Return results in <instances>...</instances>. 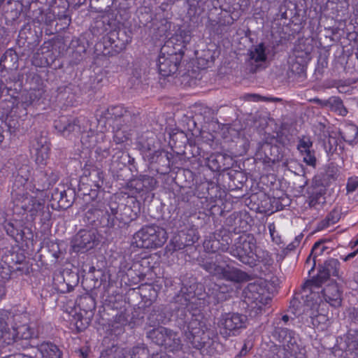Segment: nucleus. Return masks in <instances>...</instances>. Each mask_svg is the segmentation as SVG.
<instances>
[{
	"instance_id": "obj_1",
	"label": "nucleus",
	"mask_w": 358,
	"mask_h": 358,
	"mask_svg": "<svg viewBox=\"0 0 358 358\" xmlns=\"http://www.w3.org/2000/svg\"><path fill=\"white\" fill-rule=\"evenodd\" d=\"M174 299L178 323L185 331L186 339L193 348L200 350L202 353L214 355L219 343L211 338L212 333L210 331H205V326L200 321L199 316L190 310L198 299L194 286L182 287Z\"/></svg>"
},
{
	"instance_id": "obj_2",
	"label": "nucleus",
	"mask_w": 358,
	"mask_h": 358,
	"mask_svg": "<svg viewBox=\"0 0 358 358\" xmlns=\"http://www.w3.org/2000/svg\"><path fill=\"white\" fill-rule=\"evenodd\" d=\"M138 120V115L126 110L122 106L108 107L98 119L99 124H108L113 128V142L117 145L112 148L110 169L113 172H118L134 162V159L124 151V143L130 138L131 131Z\"/></svg>"
},
{
	"instance_id": "obj_3",
	"label": "nucleus",
	"mask_w": 358,
	"mask_h": 358,
	"mask_svg": "<svg viewBox=\"0 0 358 358\" xmlns=\"http://www.w3.org/2000/svg\"><path fill=\"white\" fill-rule=\"evenodd\" d=\"M12 199L13 201V210L18 214H27L30 218L28 220L34 221L37 216H43L44 220H48L50 217L48 208L45 211V202L43 199L29 196L24 189H13Z\"/></svg>"
},
{
	"instance_id": "obj_4",
	"label": "nucleus",
	"mask_w": 358,
	"mask_h": 358,
	"mask_svg": "<svg viewBox=\"0 0 358 358\" xmlns=\"http://www.w3.org/2000/svg\"><path fill=\"white\" fill-rule=\"evenodd\" d=\"M313 288V291L305 288L304 293L301 294V297H299V301H303L301 303L299 304L298 308L296 306L293 308L291 305L289 311H292L294 315L299 316L301 315L302 319L304 318V316L308 317L310 321L306 319V322L314 327H318L320 324H325L328 319L326 315L317 313L321 299L319 292L315 290V288L317 289V287Z\"/></svg>"
},
{
	"instance_id": "obj_5",
	"label": "nucleus",
	"mask_w": 358,
	"mask_h": 358,
	"mask_svg": "<svg viewBox=\"0 0 358 358\" xmlns=\"http://www.w3.org/2000/svg\"><path fill=\"white\" fill-rule=\"evenodd\" d=\"M257 239L252 234H243L229 246L228 252L242 264L250 268L255 266Z\"/></svg>"
},
{
	"instance_id": "obj_6",
	"label": "nucleus",
	"mask_w": 358,
	"mask_h": 358,
	"mask_svg": "<svg viewBox=\"0 0 358 358\" xmlns=\"http://www.w3.org/2000/svg\"><path fill=\"white\" fill-rule=\"evenodd\" d=\"M321 284L322 283L320 282H317V280L306 281L301 286V291L295 293L294 298L290 301V305H292L293 308L296 306L298 308L299 304L301 303V301H299V297H301V294L304 293L305 288L313 291V287H317V289L315 288V290L318 291L320 293L321 302L324 300L331 306L339 307L342 301V292L340 290L338 284L336 282H331L326 285L324 288L321 287Z\"/></svg>"
},
{
	"instance_id": "obj_7",
	"label": "nucleus",
	"mask_w": 358,
	"mask_h": 358,
	"mask_svg": "<svg viewBox=\"0 0 358 358\" xmlns=\"http://www.w3.org/2000/svg\"><path fill=\"white\" fill-rule=\"evenodd\" d=\"M168 234L166 230L157 225L143 227L134 235V244L141 248H157L166 241Z\"/></svg>"
},
{
	"instance_id": "obj_8",
	"label": "nucleus",
	"mask_w": 358,
	"mask_h": 358,
	"mask_svg": "<svg viewBox=\"0 0 358 358\" xmlns=\"http://www.w3.org/2000/svg\"><path fill=\"white\" fill-rule=\"evenodd\" d=\"M54 127L60 135L66 138L76 136L88 131H92L90 120L83 116L79 117L60 116L55 120Z\"/></svg>"
},
{
	"instance_id": "obj_9",
	"label": "nucleus",
	"mask_w": 358,
	"mask_h": 358,
	"mask_svg": "<svg viewBox=\"0 0 358 358\" xmlns=\"http://www.w3.org/2000/svg\"><path fill=\"white\" fill-rule=\"evenodd\" d=\"M30 266L22 253H12L6 259L0 261V277L3 280H10L14 275L29 274Z\"/></svg>"
},
{
	"instance_id": "obj_10",
	"label": "nucleus",
	"mask_w": 358,
	"mask_h": 358,
	"mask_svg": "<svg viewBox=\"0 0 358 358\" xmlns=\"http://www.w3.org/2000/svg\"><path fill=\"white\" fill-rule=\"evenodd\" d=\"M248 317L238 313H227L221 315L218 327L220 334L224 337L236 336L247 327Z\"/></svg>"
},
{
	"instance_id": "obj_11",
	"label": "nucleus",
	"mask_w": 358,
	"mask_h": 358,
	"mask_svg": "<svg viewBox=\"0 0 358 358\" xmlns=\"http://www.w3.org/2000/svg\"><path fill=\"white\" fill-rule=\"evenodd\" d=\"M110 208L112 212L121 210L120 220L128 224L134 220L140 211L138 201L132 196H113L110 198Z\"/></svg>"
},
{
	"instance_id": "obj_12",
	"label": "nucleus",
	"mask_w": 358,
	"mask_h": 358,
	"mask_svg": "<svg viewBox=\"0 0 358 358\" xmlns=\"http://www.w3.org/2000/svg\"><path fill=\"white\" fill-rule=\"evenodd\" d=\"M187 217L185 216L176 222V227L180 229L178 234L171 239V245L174 251L180 250L187 246L192 245L199 239L196 229L187 225Z\"/></svg>"
},
{
	"instance_id": "obj_13",
	"label": "nucleus",
	"mask_w": 358,
	"mask_h": 358,
	"mask_svg": "<svg viewBox=\"0 0 358 358\" xmlns=\"http://www.w3.org/2000/svg\"><path fill=\"white\" fill-rule=\"evenodd\" d=\"M129 42V37L124 30H112L102 38V52L104 55H115L124 50Z\"/></svg>"
},
{
	"instance_id": "obj_14",
	"label": "nucleus",
	"mask_w": 358,
	"mask_h": 358,
	"mask_svg": "<svg viewBox=\"0 0 358 358\" xmlns=\"http://www.w3.org/2000/svg\"><path fill=\"white\" fill-rule=\"evenodd\" d=\"M100 235L96 229H80L74 236L71 243L74 252H85L99 245Z\"/></svg>"
},
{
	"instance_id": "obj_15",
	"label": "nucleus",
	"mask_w": 358,
	"mask_h": 358,
	"mask_svg": "<svg viewBox=\"0 0 358 358\" xmlns=\"http://www.w3.org/2000/svg\"><path fill=\"white\" fill-rule=\"evenodd\" d=\"M332 350L335 356H342L344 352L348 356L356 352L358 350V332L350 329L343 336L336 339Z\"/></svg>"
},
{
	"instance_id": "obj_16",
	"label": "nucleus",
	"mask_w": 358,
	"mask_h": 358,
	"mask_svg": "<svg viewBox=\"0 0 358 358\" xmlns=\"http://www.w3.org/2000/svg\"><path fill=\"white\" fill-rule=\"evenodd\" d=\"M272 336L286 348L287 350L296 352L298 350V337L296 333L287 328L280 326V322H274Z\"/></svg>"
},
{
	"instance_id": "obj_17",
	"label": "nucleus",
	"mask_w": 358,
	"mask_h": 358,
	"mask_svg": "<svg viewBox=\"0 0 358 358\" xmlns=\"http://www.w3.org/2000/svg\"><path fill=\"white\" fill-rule=\"evenodd\" d=\"M180 63V59L176 54L166 55L162 50L157 61L159 73L163 77L170 76L177 72Z\"/></svg>"
},
{
	"instance_id": "obj_18",
	"label": "nucleus",
	"mask_w": 358,
	"mask_h": 358,
	"mask_svg": "<svg viewBox=\"0 0 358 358\" xmlns=\"http://www.w3.org/2000/svg\"><path fill=\"white\" fill-rule=\"evenodd\" d=\"M176 336L172 330L164 327H153L146 332L147 338L158 345H171Z\"/></svg>"
},
{
	"instance_id": "obj_19",
	"label": "nucleus",
	"mask_w": 358,
	"mask_h": 358,
	"mask_svg": "<svg viewBox=\"0 0 358 358\" xmlns=\"http://www.w3.org/2000/svg\"><path fill=\"white\" fill-rule=\"evenodd\" d=\"M84 222L92 227V229L98 227H106L109 224L108 218L106 217V208L103 209L92 207L85 213Z\"/></svg>"
},
{
	"instance_id": "obj_20",
	"label": "nucleus",
	"mask_w": 358,
	"mask_h": 358,
	"mask_svg": "<svg viewBox=\"0 0 358 358\" xmlns=\"http://www.w3.org/2000/svg\"><path fill=\"white\" fill-rule=\"evenodd\" d=\"M205 163L213 172L224 171L229 169L233 164V159L227 154L213 153L206 157Z\"/></svg>"
},
{
	"instance_id": "obj_21",
	"label": "nucleus",
	"mask_w": 358,
	"mask_h": 358,
	"mask_svg": "<svg viewBox=\"0 0 358 358\" xmlns=\"http://www.w3.org/2000/svg\"><path fill=\"white\" fill-rule=\"evenodd\" d=\"M11 336L13 338V343L17 345H22L24 348L34 346V331L29 326L24 324L18 327L11 331Z\"/></svg>"
},
{
	"instance_id": "obj_22",
	"label": "nucleus",
	"mask_w": 358,
	"mask_h": 358,
	"mask_svg": "<svg viewBox=\"0 0 358 358\" xmlns=\"http://www.w3.org/2000/svg\"><path fill=\"white\" fill-rule=\"evenodd\" d=\"M340 262L338 259L331 258L324 262V265L320 268L317 277L312 280H317L322 283L331 275L338 276Z\"/></svg>"
},
{
	"instance_id": "obj_23",
	"label": "nucleus",
	"mask_w": 358,
	"mask_h": 358,
	"mask_svg": "<svg viewBox=\"0 0 358 358\" xmlns=\"http://www.w3.org/2000/svg\"><path fill=\"white\" fill-rule=\"evenodd\" d=\"M220 279L234 283H241L250 280L251 276L238 268L227 265L223 268Z\"/></svg>"
},
{
	"instance_id": "obj_24",
	"label": "nucleus",
	"mask_w": 358,
	"mask_h": 358,
	"mask_svg": "<svg viewBox=\"0 0 358 358\" xmlns=\"http://www.w3.org/2000/svg\"><path fill=\"white\" fill-rule=\"evenodd\" d=\"M55 280L57 289L62 293H66L72 291L77 285L78 276L76 273L66 271L62 275H57Z\"/></svg>"
},
{
	"instance_id": "obj_25",
	"label": "nucleus",
	"mask_w": 358,
	"mask_h": 358,
	"mask_svg": "<svg viewBox=\"0 0 358 358\" xmlns=\"http://www.w3.org/2000/svg\"><path fill=\"white\" fill-rule=\"evenodd\" d=\"M45 90L43 87L37 89H31L25 95L22 96V101L18 103L17 106L22 107L26 110L27 107L32 104H40L43 103V96L45 95Z\"/></svg>"
},
{
	"instance_id": "obj_26",
	"label": "nucleus",
	"mask_w": 358,
	"mask_h": 358,
	"mask_svg": "<svg viewBox=\"0 0 358 358\" xmlns=\"http://www.w3.org/2000/svg\"><path fill=\"white\" fill-rule=\"evenodd\" d=\"M313 101L320 106L330 108L331 110L338 113L340 115L345 116L348 114V110L339 97L332 96L327 100L315 98Z\"/></svg>"
},
{
	"instance_id": "obj_27",
	"label": "nucleus",
	"mask_w": 358,
	"mask_h": 358,
	"mask_svg": "<svg viewBox=\"0 0 358 358\" xmlns=\"http://www.w3.org/2000/svg\"><path fill=\"white\" fill-rule=\"evenodd\" d=\"M264 289L257 283H249L244 290L245 298L256 305L264 303Z\"/></svg>"
},
{
	"instance_id": "obj_28",
	"label": "nucleus",
	"mask_w": 358,
	"mask_h": 358,
	"mask_svg": "<svg viewBox=\"0 0 358 358\" xmlns=\"http://www.w3.org/2000/svg\"><path fill=\"white\" fill-rule=\"evenodd\" d=\"M3 229L8 236L12 238L17 243L25 241V232L23 227L18 222H5Z\"/></svg>"
},
{
	"instance_id": "obj_29",
	"label": "nucleus",
	"mask_w": 358,
	"mask_h": 358,
	"mask_svg": "<svg viewBox=\"0 0 358 358\" xmlns=\"http://www.w3.org/2000/svg\"><path fill=\"white\" fill-rule=\"evenodd\" d=\"M85 176L87 177V180L91 182L90 186L96 189H92V194L96 196L98 189L102 187L103 185V173L100 169L92 168L90 170L85 171Z\"/></svg>"
},
{
	"instance_id": "obj_30",
	"label": "nucleus",
	"mask_w": 358,
	"mask_h": 358,
	"mask_svg": "<svg viewBox=\"0 0 358 358\" xmlns=\"http://www.w3.org/2000/svg\"><path fill=\"white\" fill-rule=\"evenodd\" d=\"M226 243H221L220 240L215 235H210L203 241V248L208 252L215 253L218 251L228 252L229 243L227 240H225Z\"/></svg>"
},
{
	"instance_id": "obj_31",
	"label": "nucleus",
	"mask_w": 358,
	"mask_h": 358,
	"mask_svg": "<svg viewBox=\"0 0 358 358\" xmlns=\"http://www.w3.org/2000/svg\"><path fill=\"white\" fill-rule=\"evenodd\" d=\"M338 133L343 141L350 145L358 142V127L352 123H345L339 129Z\"/></svg>"
},
{
	"instance_id": "obj_32",
	"label": "nucleus",
	"mask_w": 358,
	"mask_h": 358,
	"mask_svg": "<svg viewBox=\"0 0 358 358\" xmlns=\"http://www.w3.org/2000/svg\"><path fill=\"white\" fill-rule=\"evenodd\" d=\"M147 324L152 327H160L168 320L162 306H153L147 318Z\"/></svg>"
},
{
	"instance_id": "obj_33",
	"label": "nucleus",
	"mask_w": 358,
	"mask_h": 358,
	"mask_svg": "<svg viewBox=\"0 0 358 358\" xmlns=\"http://www.w3.org/2000/svg\"><path fill=\"white\" fill-rule=\"evenodd\" d=\"M36 346L43 358H62V352L51 342H43Z\"/></svg>"
},
{
	"instance_id": "obj_34",
	"label": "nucleus",
	"mask_w": 358,
	"mask_h": 358,
	"mask_svg": "<svg viewBox=\"0 0 358 358\" xmlns=\"http://www.w3.org/2000/svg\"><path fill=\"white\" fill-rule=\"evenodd\" d=\"M147 157L150 164H157L166 169L169 167V153L164 150H157L154 152L149 151Z\"/></svg>"
},
{
	"instance_id": "obj_35",
	"label": "nucleus",
	"mask_w": 358,
	"mask_h": 358,
	"mask_svg": "<svg viewBox=\"0 0 358 358\" xmlns=\"http://www.w3.org/2000/svg\"><path fill=\"white\" fill-rule=\"evenodd\" d=\"M225 262L224 257L220 254H217L215 255V262L213 261H206L203 262L201 264V267L208 272L210 274H212L215 276H217L220 278L222 272L223 271L224 266H222L217 264V262Z\"/></svg>"
},
{
	"instance_id": "obj_36",
	"label": "nucleus",
	"mask_w": 358,
	"mask_h": 358,
	"mask_svg": "<svg viewBox=\"0 0 358 358\" xmlns=\"http://www.w3.org/2000/svg\"><path fill=\"white\" fill-rule=\"evenodd\" d=\"M74 194L75 193L72 189L57 191L52 194V199L57 201L60 208L66 209L71 206Z\"/></svg>"
},
{
	"instance_id": "obj_37",
	"label": "nucleus",
	"mask_w": 358,
	"mask_h": 358,
	"mask_svg": "<svg viewBox=\"0 0 358 358\" xmlns=\"http://www.w3.org/2000/svg\"><path fill=\"white\" fill-rule=\"evenodd\" d=\"M135 188L138 192H149L155 189L157 185V180L152 176L148 175H141L134 181Z\"/></svg>"
},
{
	"instance_id": "obj_38",
	"label": "nucleus",
	"mask_w": 358,
	"mask_h": 358,
	"mask_svg": "<svg viewBox=\"0 0 358 358\" xmlns=\"http://www.w3.org/2000/svg\"><path fill=\"white\" fill-rule=\"evenodd\" d=\"M106 217L108 218L109 224H108V229H120L125 227L127 222H122L120 220V214L122 213L121 210L117 209V212H112L110 208V199L105 206Z\"/></svg>"
},
{
	"instance_id": "obj_39",
	"label": "nucleus",
	"mask_w": 358,
	"mask_h": 358,
	"mask_svg": "<svg viewBox=\"0 0 358 358\" xmlns=\"http://www.w3.org/2000/svg\"><path fill=\"white\" fill-rule=\"evenodd\" d=\"M13 338L6 320L0 315V348L12 344Z\"/></svg>"
},
{
	"instance_id": "obj_40",
	"label": "nucleus",
	"mask_w": 358,
	"mask_h": 358,
	"mask_svg": "<svg viewBox=\"0 0 358 358\" xmlns=\"http://www.w3.org/2000/svg\"><path fill=\"white\" fill-rule=\"evenodd\" d=\"M54 22V14L50 12H43L37 9L33 12V22L41 24L51 25Z\"/></svg>"
},
{
	"instance_id": "obj_41",
	"label": "nucleus",
	"mask_w": 358,
	"mask_h": 358,
	"mask_svg": "<svg viewBox=\"0 0 358 358\" xmlns=\"http://www.w3.org/2000/svg\"><path fill=\"white\" fill-rule=\"evenodd\" d=\"M311 48L308 47L303 49V45L299 44L295 47L294 50V55L292 59L297 62L308 64V62L311 59Z\"/></svg>"
},
{
	"instance_id": "obj_42",
	"label": "nucleus",
	"mask_w": 358,
	"mask_h": 358,
	"mask_svg": "<svg viewBox=\"0 0 358 358\" xmlns=\"http://www.w3.org/2000/svg\"><path fill=\"white\" fill-rule=\"evenodd\" d=\"M249 57L251 60L255 62H265L267 59L266 53V47L264 43L253 46L249 52Z\"/></svg>"
},
{
	"instance_id": "obj_43",
	"label": "nucleus",
	"mask_w": 358,
	"mask_h": 358,
	"mask_svg": "<svg viewBox=\"0 0 358 358\" xmlns=\"http://www.w3.org/2000/svg\"><path fill=\"white\" fill-rule=\"evenodd\" d=\"M324 242V241L320 240L313 245L310 254L306 261V266H309L310 264L311 257H313V264L311 269L309 271V273H310L311 271L313 270L314 266H315L316 257L320 255H322L324 250L327 249V247L323 245Z\"/></svg>"
},
{
	"instance_id": "obj_44",
	"label": "nucleus",
	"mask_w": 358,
	"mask_h": 358,
	"mask_svg": "<svg viewBox=\"0 0 358 358\" xmlns=\"http://www.w3.org/2000/svg\"><path fill=\"white\" fill-rule=\"evenodd\" d=\"M38 177V187L36 188L38 191H43L45 189H49L50 187L55 183L57 180V175L53 173H51V176L48 177L46 173L41 172Z\"/></svg>"
},
{
	"instance_id": "obj_45",
	"label": "nucleus",
	"mask_w": 358,
	"mask_h": 358,
	"mask_svg": "<svg viewBox=\"0 0 358 358\" xmlns=\"http://www.w3.org/2000/svg\"><path fill=\"white\" fill-rule=\"evenodd\" d=\"M77 303L80 309L86 314L92 313L96 308L95 299L88 294L80 296Z\"/></svg>"
},
{
	"instance_id": "obj_46",
	"label": "nucleus",
	"mask_w": 358,
	"mask_h": 358,
	"mask_svg": "<svg viewBox=\"0 0 358 358\" xmlns=\"http://www.w3.org/2000/svg\"><path fill=\"white\" fill-rule=\"evenodd\" d=\"M205 1L189 0L187 14L190 17L200 15L205 10Z\"/></svg>"
},
{
	"instance_id": "obj_47",
	"label": "nucleus",
	"mask_w": 358,
	"mask_h": 358,
	"mask_svg": "<svg viewBox=\"0 0 358 358\" xmlns=\"http://www.w3.org/2000/svg\"><path fill=\"white\" fill-rule=\"evenodd\" d=\"M306 68L307 64L291 59L289 70L293 74L297 76L299 78L304 79L306 78Z\"/></svg>"
},
{
	"instance_id": "obj_48",
	"label": "nucleus",
	"mask_w": 358,
	"mask_h": 358,
	"mask_svg": "<svg viewBox=\"0 0 358 358\" xmlns=\"http://www.w3.org/2000/svg\"><path fill=\"white\" fill-rule=\"evenodd\" d=\"M324 146L326 152L331 155L338 153V150H340L341 152L343 150V147L338 144V139L331 136H329L327 141H324Z\"/></svg>"
},
{
	"instance_id": "obj_49",
	"label": "nucleus",
	"mask_w": 358,
	"mask_h": 358,
	"mask_svg": "<svg viewBox=\"0 0 358 358\" xmlns=\"http://www.w3.org/2000/svg\"><path fill=\"white\" fill-rule=\"evenodd\" d=\"M328 67V58L326 55H320L315 69V76L317 80H321L325 70Z\"/></svg>"
},
{
	"instance_id": "obj_50",
	"label": "nucleus",
	"mask_w": 358,
	"mask_h": 358,
	"mask_svg": "<svg viewBox=\"0 0 358 358\" xmlns=\"http://www.w3.org/2000/svg\"><path fill=\"white\" fill-rule=\"evenodd\" d=\"M255 266L258 262L262 263L264 266H271L273 263L271 255L266 250H261L257 252L255 250Z\"/></svg>"
},
{
	"instance_id": "obj_51",
	"label": "nucleus",
	"mask_w": 358,
	"mask_h": 358,
	"mask_svg": "<svg viewBox=\"0 0 358 358\" xmlns=\"http://www.w3.org/2000/svg\"><path fill=\"white\" fill-rule=\"evenodd\" d=\"M36 162L40 164H44L49 157V146L48 145H42L40 148H36Z\"/></svg>"
},
{
	"instance_id": "obj_52",
	"label": "nucleus",
	"mask_w": 358,
	"mask_h": 358,
	"mask_svg": "<svg viewBox=\"0 0 358 358\" xmlns=\"http://www.w3.org/2000/svg\"><path fill=\"white\" fill-rule=\"evenodd\" d=\"M131 358H148V350L143 344L134 346L131 350Z\"/></svg>"
},
{
	"instance_id": "obj_53",
	"label": "nucleus",
	"mask_w": 358,
	"mask_h": 358,
	"mask_svg": "<svg viewBox=\"0 0 358 358\" xmlns=\"http://www.w3.org/2000/svg\"><path fill=\"white\" fill-rule=\"evenodd\" d=\"M341 218V214L336 210L331 211L322 222V227H327L337 223Z\"/></svg>"
},
{
	"instance_id": "obj_54",
	"label": "nucleus",
	"mask_w": 358,
	"mask_h": 358,
	"mask_svg": "<svg viewBox=\"0 0 358 358\" xmlns=\"http://www.w3.org/2000/svg\"><path fill=\"white\" fill-rule=\"evenodd\" d=\"M232 220H234L235 224L237 225L239 224V229H237V227L234 228V231L236 233H240L241 231H247L248 229V222L243 219H242L241 217L236 216L235 215H231L229 216V217L227 219L228 221H231Z\"/></svg>"
},
{
	"instance_id": "obj_55",
	"label": "nucleus",
	"mask_w": 358,
	"mask_h": 358,
	"mask_svg": "<svg viewBox=\"0 0 358 358\" xmlns=\"http://www.w3.org/2000/svg\"><path fill=\"white\" fill-rule=\"evenodd\" d=\"M348 319L351 329L358 332V307H354L349 310Z\"/></svg>"
},
{
	"instance_id": "obj_56",
	"label": "nucleus",
	"mask_w": 358,
	"mask_h": 358,
	"mask_svg": "<svg viewBox=\"0 0 358 358\" xmlns=\"http://www.w3.org/2000/svg\"><path fill=\"white\" fill-rule=\"evenodd\" d=\"M313 145V142L310 138L308 136H303L300 140L298 145V149L301 152L310 150V148Z\"/></svg>"
},
{
	"instance_id": "obj_57",
	"label": "nucleus",
	"mask_w": 358,
	"mask_h": 358,
	"mask_svg": "<svg viewBox=\"0 0 358 358\" xmlns=\"http://www.w3.org/2000/svg\"><path fill=\"white\" fill-rule=\"evenodd\" d=\"M52 14H54V21L56 18L59 20H67L69 17L68 9L66 7H63L62 10H59V8L53 7Z\"/></svg>"
},
{
	"instance_id": "obj_58",
	"label": "nucleus",
	"mask_w": 358,
	"mask_h": 358,
	"mask_svg": "<svg viewBox=\"0 0 358 358\" xmlns=\"http://www.w3.org/2000/svg\"><path fill=\"white\" fill-rule=\"evenodd\" d=\"M303 155V162L312 166H315L316 164V158L314 155V154L310 151H305L303 152H301Z\"/></svg>"
},
{
	"instance_id": "obj_59",
	"label": "nucleus",
	"mask_w": 358,
	"mask_h": 358,
	"mask_svg": "<svg viewBox=\"0 0 358 358\" xmlns=\"http://www.w3.org/2000/svg\"><path fill=\"white\" fill-rule=\"evenodd\" d=\"M325 172L328 178L335 179L338 174V169L334 163H331L327 166Z\"/></svg>"
},
{
	"instance_id": "obj_60",
	"label": "nucleus",
	"mask_w": 358,
	"mask_h": 358,
	"mask_svg": "<svg viewBox=\"0 0 358 358\" xmlns=\"http://www.w3.org/2000/svg\"><path fill=\"white\" fill-rule=\"evenodd\" d=\"M248 96L252 97V100L254 101H266L271 102H280L282 101V99L278 97H262L258 94H249Z\"/></svg>"
},
{
	"instance_id": "obj_61",
	"label": "nucleus",
	"mask_w": 358,
	"mask_h": 358,
	"mask_svg": "<svg viewBox=\"0 0 358 358\" xmlns=\"http://www.w3.org/2000/svg\"><path fill=\"white\" fill-rule=\"evenodd\" d=\"M358 187V177L350 178L348 180L346 189L347 192H352Z\"/></svg>"
},
{
	"instance_id": "obj_62",
	"label": "nucleus",
	"mask_w": 358,
	"mask_h": 358,
	"mask_svg": "<svg viewBox=\"0 0 358 358\" xmlns=\"http://www.w3.org/2000/svg\"><path fill=\"white\" fill-rule=\"evenodd\" d=\"M303 238V234H300L295 237L294 240L287 245L286 250L288 251L294 250L300 244L301 241Z\"/></svg>"
},
{
	"instance_id": "obj_63",
	"label": "nucleus",
	"mask_w": 358,
	"mask_h": 358,
	"mask_svg": "<svg viewBox=\"0 0 358 358\" xmlns=\"http://www.w3.org/2000/svg\"><path fill=\"white\" fill-rule=\"evenodd\" d=\"M287 12L285 5H280L278 7V13L275 14L273 20L287 19Z\"/></svg>"
},
{
	"instance_id": "obj_64",
	"label": "nucleus",
	"mask_w": 358,
	"mask_h": 358,
	"mask_svg": "<svg viewBox=\"0 0 358 358\" xmlns=\"http://www.w3.org/2000/svg\"><path fill=\"white\" fill-rule=\"evenodd\" d=\"M180 36L182 39V43H189L191 40V35L189 31L180 30Z\"/></svg>"
}]
</instances>
